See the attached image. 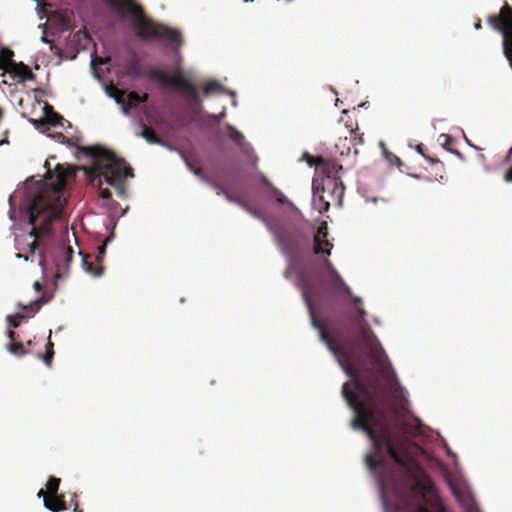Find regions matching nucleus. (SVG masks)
Listing matches in <instances>:
<instances>
[{"label":"nucleus","instance_id":"1","mask_svg":"<svg viewBox=\"0 0 512 512\" xmlns=\"http://www.w3.org/2000/svg\"><path fill=\"white\" fill-rule=\"evenodd\" d=\"M298 288L307 305L312 326L318 330L321 341L338 361L344 372L350 377V382L344 383L342 395L354 411L352 426L362 430L370 439L375 457L366 456V463L371 470L385 464V455L411 476L413 483L410 493L424 496L434 489L433 483L424 470L406 457L405 441L392 433L386 412L388 388L380 376L371 374L362 379L357 369L352 352L343 345L338 337L328 331L325 324L319 320L315 304L323 301V292L306 272L298 277Z\"/></svg>","mask_w":512,"mask_h":512},{"label":"nucleus","instance_id":"2","mask_svg":"<svg viewBox=\"0 0 512 512\" xmlns=\"http://www.w3.org/2000/svg\"><path fill=\"white\" fill-rule=\"evenodd\" d=\"M67 184V172L58 164L52 171L47 170L45 184L34 196L28 208V223L32 226L28 234L17 239V249L24 253H17V258L25 261L38 253V263L45 266L44 249L51 236V224L58 218L65 206L64 190Z\"/></svg>","mask_w":512,"mask_h":512},{"label":"nucleus","instance_id":"3","mask_svg":"<svg viewBox=\"0 0 512 512\" xmlns=\"http://www.w3.org/2000/svg\"><path fill=\"white\" fill-rule=\"evenodd\" d=\"M78 150L91 158V165L83 170L88 182L99 187V196L102 199L110 200L112 196L108 188H102L103 183L114 187L120 198L127 197L125 179L133 177L134 174L124 159L99 145L82 146Z\"/></svg>","mask_w":512,"mask_h":512},{"label":"nucleus","instance_id":"4","mask_svg":"<svg viewBox=\"0 0 512 512\" xmlns=\"http://www.w3.org/2000/svg\"><path fill=\"white\" fill-rule=\"evenodd\" d=\"M109 8L120 18H130L135 35L141 40L163 39L174 45H181V33L164 24L156 23L146 16L135 0H105Z\"/></svg>","mask_w":512,"mask_h":512},{"label":"nucleus","instance_id":"5","mask_svg":"<svg viewBox=\"0 0 512 512\" xmlns=\"http://www.w3.org/2000/svg\"><path fill=\"white\" fill-rule=\"evenodd\" d=\"M350 297L355 305L354 312L349 316L354 332L359 341L369 351L372 364L377 367L379 373L386 378L387 381H390L387 356L379 340L365 320L366 311L360 306L361 298L352 295Z\"/></svg>","mask_w":512,"mask_h":512},{"label":"nucleus","instance_id":"6","mask_svg":"<svg viewBox=\"0 0 512 512\" xmlns=\"http://www.w3.org/2000/svg\"><path fill=\"white\" fill-rule=\"evenodd\" d=\"M147 76L151 80L159 82L163 85L173 86L181 89L192 112L199 113L201 111L202 99L200 98L195 84L186 77L182 76L180 73L169 76L162 70L151 69L148 71Z\"/></svg>","mask_w":512,"mask_h":512},{"label":"nucleus","instance_id":"7","mask_svg":"<svg viewBox=\"0 0 512 512\" xmlns=\"http://www.w3.org/2000/svg\"><path fill=\"white\" fill-rule=\"evenodd\" d=\"M344 185H338L333 179L313 181L312 204L320 214L327 212L331 204L341 206L344 196Z\"/></svg>","mask_w":512,"mask_h":512},{"label":"nucleus","instance_id":"8","mask_svg":"<svg viewBox=\"0 0 512 512\" xmlns=\"http://www.w3.org/2000/svg\"><path fill=\"white\" fill-rule=\"evenodd\" d=\"M493 29L498 30L503 35V53L509 60L512 68V8L505 4L499 15H491L488 19Z\"/></svg>","mask_w":512,"mask_h":512},{"label":"nucleus","instance_id":"9","mask_svg":"<svg viewBox=\"0 0 512 512\" xmlns=\"http://www.w3.org/2000/svg\"><path fill=\"white\" fill-rule=\"evenodd\" d=\"M326 272L323 276V282L333 298L342 296H351V289L345 283L343 278L337 272L331 261L326 257L324 259Z\"/></svg>","mask_w":512,"mask_h":512},{"label":"nucleus","instance_id":"10","mask_svg":"<svg viewBox=\"0 0 512 512\" xmlns=\"http://www.w3.org/2000/svg\"><path fill=\"white\" fill-rule=\"evenodd\" d=\"M358 126L356 125L353 128L352 125L348 126V136L339 137L337 143L335 144V149L340 156H348L352 150L354 149V154H358L357 146L362 145L364 143L363 134H358Z\"/></svg>","mask_w":512,"mask_h":512},{"label":"nucleus","instance_id":"11","mask_svg":"<svg viewBox=\"0 0 512 512\" xmlns=\"http://www.w3.org/2000/svg\"><path fill=\"white\" fill-rule=\"evenodd\" d=\"M277 244L282 253L290 258L297 254V242L295 237L284 229L274 231Z\"/></svg>","mask_w":512,"mask_h":512},{"label":"nucleus","instance_id":"12","mask_svg":"<svg viewBox=\"0 0 512 512\" xmlns=\"http://www.w3.org/2000/svg\"><path fill=\"white\" fill-rule=\"evenodd\" d=\"M327 237L328 230L326 225L323 224L317 229V232L314 236L313 251L315 254H323L327 257L331 254L333 244L327 239Z\"/></svg>","mask_w":512,"mask_h":512},{"label":"nucleus","instance_id":"13","mask_svg":"<svg viewBox=\"0 0 512 512\" xmlns=\"http://www.w3.org/2000/svg\"><path fill=\"white\" fill-rule=\"evenodd\" d=\"M319 165L322 168V179H333L338 185H343L339 172L343 169L342 165L334 159H319Z\"/></svg>","mask_w":512,"mask_h":512},{"label":"nucleus","instance_id":"14","mask_svg":"<svg viewBox=\"0 0 512 512\" xmlns=\"http://www.w3.org/2000/svg\"><path fill=\"white\" fill-rule=\"evenodd\" d=\"M12 67L7 71V73L11 74L13 79L17 82H24L26 80H34L35 74L31 71V69L24 64L23 62H15L11 63Z\"/></svg>","mask_w":512,"mask_h":512},{"label":"nucleus","instance_id":"15","mask_svg":"<svg viewBox=\"0 0 512 512\" xmlns=\"http://www.w3.org/2000/svg\"><path fill=\"white\" fill-rule=\"evenodd\" d=\"M44 506L52 512H61L67 510L64 495L62 494L46 495Z\"/></svg>","mask_w":512,"mask_h":512},{"label":"nucleus","instance_id":"16","mask_svg":"<svg viewBox=\"0 0 512 512\" xmlns=\"http://www.w3.org/2000/svg\"><path fill=\"white\" fill-rule=\"evenodd\" d=\"M62 258L56 260V276L59 277L60 274L69 266V263L73 258V248L70 246H62L61 247Z\"/></svg>","mask_w":512,"mask_h":512},{"label":"nucleus","instance_id":"17","mask_svg":"<svg viewBox=\"0 0 512 512\" xmlns=\"http://www.w3.org/2000/svg\"><path fill=\"white\" fill-rule=\"evenodd\" d=\"M140 58L136 53H133L125 64V72L128 76L139 78L142 76Z\"/></svg>","mask_w":512,"mask_h":512},{"label":"nucleus","instance_id":"18","mask_svg":"<svg viewBox=\"0 0 512 512\" xmlns=\"http://www.w3.org/2000/svg\"><path fill=\"white\" fill-rule=\"evenodd\" d=\"M82 265L85 271L93 276H100L104 270L102 263L96 262L95 258L90 255L83 257Z\"/></svg>","mask_w":512,"mask_h":512},{"label":"nucleus","instance_id":"19","mask_svg":"<svg viewBox=\"0 0 512 512\" xmlns=\"http://www.w3.org/2000/svg\"><path fill=\"white\" fill-rule=\"evenodd\" d=\"M44 114V123L50 124L52 126L63 125L64 118L55 112L52 106L46 105L44 107Z\"/></svg>","mask_w":512,"mask_h":512},{"label":"nucleus","instance_id":"20","mask_svg":"<svg viewBox=\"0 0 512 512\" xmlns=\"http://www.w3.org/2000/svg\"><path fill=\"white\" fill-rule=\"evenodd\" d=\"M13 51L7 48H3L0 53V70L7 72L11 67V63H15L12 59Z\"/></svg>","mask_w":512,"mask_h":512},{"label":"nucleus","instance_id":"21","mask_svg":"<svg viewBox=\"0 0 512 512\" xmlns=\"http://www.w3.org/2000/svg\"><path fill=\"white\" fill-rule=\"evenodd\" d=\"M226 129L228 137L231 139V141H233L240 148H243L245 146L244 135L230 124L226 125Z\"/></svg>","mask_w":512,"mask_h":512},{"label":"nucleus","instance_id":"22","mask_svg":"<svg viewBox=\"0 0 512 512\" xmlns=\"http://www.w3.org/2000/svg\"><path fill=\"white\" fill-rule=\"evenodd\" d=\"M141 136L149 143L151 144H160L161 143V140L160 138L157 136V134L154 132V130H152L151 128H149L147 125L143 124L142 125V132H141Z\"/></svg>","mask_w":512,"mask_h":512},{"label":"nucleus","instance_id":"23","mask_svg":"<svg viewBox=\"0 0 512 512\" xmlns=\"http://www.w3.org/2000/svg\"><path fill=\"white\" fill-rule=\"evenodd\" d=\"M6 349L16 357H22L28 354V351L21 342H13L6 345Z\"/></svg>","mask_w":512,"mask_h":512},{"label":"nucleus","instance_id":"24","mask_svg":"<svg viewBox=\"0 0 512 512\" xmlns=\"http://www.w3.org/2000/svg\"><path fill=\"white\" fill-rule=\"evenodd\" d=\"M128 104L130 107H136L140 103H144L148 100V94H144L143 96L139 95L137 92H130L127 96Z\"/></svg>","mask_w":512,"mask_h":512},{"label":"nucleus","instance_id":"25","mask_svg":"<svg viewBox=\"0 0 512 512\" xmlns=\"http://www.w3.org/2000/svg\"><path fill=\"white\" fill-rule=\"evenodd\" d=\"M61 480L55 476H50L46 483V490L48 491L47 495H55L58 494L59 486Z\"/></svg>","mask_w":512,"mask_h":512},{"label":"nucleus","instance_id":"26","mask_svg":"<svg viewBox=\"0 0 512 512\" xmlns=\"http://www.w3.org/2000/svg\"><path fill=\"white\" fill-rule=\"evenodd\" d=\"M205 95H211L223 92L222 85L217 81H209L203 88Z\"/></svg>","mask_w":512,"mask_h":512},{"label":"nucleus","instance_id":"27","mask_svg":"<svg viewBox=\"0 0 512 512\" xmlns=\"http://www.w3.org/2000/svg\"><path fill=\"white\" fill-rule=\"evenodd\" d=\"M49 301V298H46L44 295L38 299H36L35 301H33L32 303H30L28 306H22L20 304V307H22V309L24 310H30L32 312H36L40 309V307L47 303Z\"/></svg>","mask_w":512,"mask_h":512},{"label":"nucleus","instance_id":"28","mask_svg":"<svg viewBox=\"0 0 512 512\" xmlns=\"http://www.w3.org/2000/svg\"><path fill=\"white\" fill-rule=\"evenodd\" d=\"M186 165L188 169L193 172L196 176H198L201 180L208 181L207 176L204 174L203 169L201 167H196L191 161L185 159Z\"/></svg>","mask_w":512,"mask_h":512},{"label":"nucleus","instance_id":"29","mask_svg":"<svg viewBox=\"0 0 512 512\" xmlns=\"http://www.w3.org/2000/svg\"><path fill=\"white\" fill-rule=\"evenodd\" d=\"M238 205L244 209L245 211H247L248 213H250L252 216L254 217H257V218H262L261 216V212L252 207L251 205H249L248 203H246L245 201H238Z\"/></svg>","mask_w":512,"mask_h":512},{"label":"nucleus","instance_id":"30","mask_svg":"<svg viewBox=\"0 0 512 512\" xmlns=\"http://www.w3.org/2000/svg\"><path fill=\"white\" fill-rule=\"evenodd\" d=\"M23 318V315L21 314H16L14 316L12 315H8L7 316V321L9 323V325L13 328H17L19 327L20 325V320Z\"/></svg>","mask_w":512,"mask_h":512},{"label":"nucleus","instance_id":"31","mask_svg":"<svg viewBox=\"0 0 512 512\" xmlns=\"http://www.w3.org/2000/svg\"><path fill=\"white\" fill-rule=\"evenodd\" d=\"M124 92L119 90L118 88L116 87H112L111 88V92H110V95L115 98V100L117 101V103H122L123 102V97H124Z\"/></svg>","mask_w":512,"mask_h":512},{"label":"nucleus","instance_id":"32","mask_svg":"<svg viewBox=\"0 0 512 512\" xmlns=\"http://www.w3.org/2000/svg\"><path fill=\"white\" fill-rule=\"evenodd\" d=\"M108 241L109 239H107L101 246L98 247V255L94 257L96 262L102 263L106 251V244Z\"/></svg>","mask_w":512,"mask_h":512},{"label":"nucleus","instance_id":"33","mask_svg":"<svg viewBox=\"0 0 512 512\" xmlns=\"http://www.w3.org/2000/svg\"><path fill=\"white\" fill-rule=\"evenodd\" d=\"M205 182L210 184L218 195L224 194V192L226 191V189L222 185H220L210 179H208V181H205Z\"/></svg>","mask_w":512,"mask_h":512},{"label":"nucleus","instance_id":"34","mask_svg":"<svg viewBox=\"0 0 512 512\" xmlns=\"http://www.w3.org/2000/svg\"><path fill=\"white\" fill-rule=\"evenodd\" d=\"M54 356V351H46L45 354L42 357L44 363L50 367L52 365V360Z\"/></svg>","mask_w":512,"mask_h":512},{"label":"nucleus","instance_id":"35","mask_svg":"<svg viewBox=\"0 0 512 512\" xmlns=\"http://www.w3.org/2000/svg\"><path fill=\"white\" fill-rule=\"evenodd\" d=\"M512 156V148L509 150L507 160ZM504 179L506 182H512V167L505 173Z\"/></svg>","mask_w":512,"mask_h":512},{"label":"nucleus","instance_id":"36","mask_svg":"<svg viewBox=\"0 0 512 512\" xmlns=\"http://www.w3.org/2000/svg\"><path fill=\"white\" fill-rule=\"evenodd\" d=\"M225 115H226V112H225V110H223L219 114H210L208 117L218 123L225 117Z\"/></svg>","mask_w":512,"mask_h":512},{"label":"nucleus","instance_id":"37","mask_svg":"<svg viewBox=\"0 0 512 512\" xmlns=\"http://www.w3.org/2000/svg\"><path fill=\"white\" fill-rule=\"evenodd\" d=\"M225 196V198L229 201V202H232V203H236L238 205V201H242L241 199L237 198V197H234L232 196L227 190L224 192L223 194Z\"/></svg>","mask_w":512,"mask_h":512},{"label":"nucleus","instance_id":"38","mask_svg":"<svg viewBox=\"0 0 512 512\" xmlns=\"http://www.w3.org/2000/svg\"><path fill=\"white\" fill-rule=\"evenodd\" d=\"M52 137L59 143H64L66 140V136L61 132L53 134Z\"/></svg>","mask_w":512,"mask_h":512},{"label":"nucleus","instance_id":"39","mask_svg":"<svg viewBox=\"0 0 512 512\" xmlns=\"http://www.w3.org/2000/svg\"><path fill=\"white\" fill-rule=\"evenodd\" d=\"M46 351H54V344L51 342V332L49 333L48 342L46 344Z\"/></svg>","mask_w":512,"mask_h":512},{"label":"nucleus","instance_id":"40","mask_svg":"<svg viewBox=\"0 0 512 512\" xmlns=\"http://www.w3.org/2000/svg\"><path fill=\"white\" fill-rule=\"evenodd\" d=\"M15 335H16V334H15V332H14V331H12V330H9V331L7 332V337H8V338H9V340L11 341L10 343L16 342V341H15Z\"/></svg>","mask_w":512,"mask_h":512},{"label":"nucleus","instance_id":"41","mask_svg":"<svg viewBox=\"0 0 512 512\" xmlns=\"http://www.w3.org/2000/svg\"><path fill=\"white\" fill-rule=\"evenodd\" d=\"M277 202H279L280 204H284L287 202V199L282 193H279V196L277 197Z\"/></svg>","mask_w":512,"mask_h":512},{"label":"nucleus","instance_id":"42","mask_svg":"<svg viewBox=\"0 0 512 512\" xmlns=\"http://www.w3.org/2000/svg\"><path fill=\"white\" fill-rule=\"evenodd\" d=\"M47 494H48V491H47V490H46V491H44L43 489H40V490H39V492H38V494H37V496H38L39 498L43 497V501L45 502V496H46Z\"/></svg>","mask_w":512,"mask_h":512},{"label":"nucleus","instance_id":"43","mask_svg":"<svg viewBox=\"0 0 512 512\" xmlns=\"http://www.w3.org/2000/svg\"><path fill=\"white\" fill-rule=\"evenodd\" d=\"M33 288L37 291V292H40L42 290V285L39 281H36L34 282L33 284Z\"/></svg>","mask_w":512,"mask_h":512},{"label":"nucleus","instance_id":"44","mask_svg":"<svg viewBox=\"0 0 512 512\" xmlns=\"http://www.w3.org/2000/svg\"><path fill=\"white\" fill-rule=\"evenodd\" d=\"M424 149H425V146L423 144H419L417 146V151L422 154L423 156H425V153H424Z\"/></svg>","mask_w":512,"mask_h":512},{"label":"nucleus","instance_id":"45","mask_svg":"<svg viewBox=\"0 0 512 512\" xmlns=\"http://www.w3.org/2000/svg\"><path fill=\"white\" fill-rule=\"evenodd\" d=\"M73 511H74V512H83V511L79 508V505H78V503H77L76 501L73 503Z\"/></svg>","mask_w":512,"mask_h":512},{"label":"nucleus","instance_id":"46","mask_svg":"<svg viewBox=\"0 0 512 512\" xmlns=\"http://www.w3.org/2000/svg\"><path fill=\"white\" fill-rule=\"evenodd\" d=\"M475 28L476 29H480L481 28V20L477 21V23L475 24Z\"/></svg>","mask_w":512,"mask_h":512},{"label":"nucleus","instance_id":"47","mask_svg":"<svg viewBox=\"0 0 512 512\" xmlns=\"http://www.w3.org/2000/svg\"><path fill=\"white\" fill-rule=\"evenodd\" d=\"M245 2H253L254 0H244Z\"/></svg>","mask_w":512,"mask_h":512}]
</instances>
